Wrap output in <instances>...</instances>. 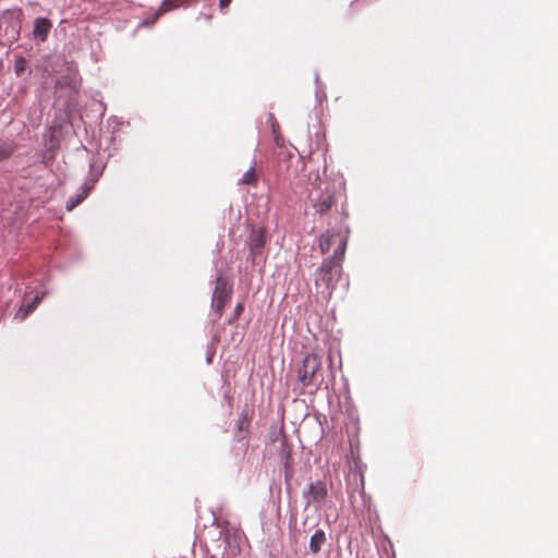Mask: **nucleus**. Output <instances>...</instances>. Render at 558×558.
Wrapping results in <instances>:
<instances>
[{
	"label": "nucleus",
	"instance_id": "6ab92c4d",
	"mask_svg": "<svg viewBox=\"0 0 558 558\" xmlns=\"http://www.w3.org/2000/svg\"><path fill=\"white\" fill-rule=\"evenodd\" d=\"M276 128H277V125H276V124H274V125H272V130H274V134H275V140H276V143H277L278 145H280V143H279V136L277 135V129H276Z\"/></svg>",
	"mask_w": 558,
	"mask_h": 558
},
{
	"label": "nucleus",
	"instance_id": "6e6552de",
	"mask_svg": "<svg viewBox=\"0 0 558 558\" xmlns=\"http://www.w3.org/2000/svg\"><path fill=\"white\" fill-rule=\"evenodd\" d=\"M328 495V489L326 484L323 481H317L312 483L308 486V490L305 494V498L307 499V504L314 502L319 506L325 501Z\"/></svg>",
	"mask_w": 558,
	"mask_h": 558
},
{
	"label": "nucleus",
	"instance_id": "f257e3e1",
	"mask_svg": "<svg viewBox=\"0 0 558 558\" xmlns=\"http://www.w3.org/2000/svg\"><path fill=\"white\" fill-rule=\"evenodd\" d=\"M308 199L316 214H327L336 204L333 185L328 180L319 179L310 190Z\"/></svg>",
	"mask_w": 558,
	"mask_h": 558
},
{
	"label": "nucleus",
	"instance_id": "aec40b11",
	"mask_svg": "<svg viewBox=\"0 0 558 558\" xmlns=\"http://www.w3.org/2000/svg\"><path fill=\"white\" fill-rule=\"evenodd\" d=\"M230 2H231V0H220V7L221 8L228 7Z\"/></svg>",
	"mask_w": 558,
	"mask_h": 558
},
{
	"label": "nucleus",
	"instance_id": "0eeeda50",
	"mask_svg": "<svg viewBox=\"0 0 558 558\" xmlns=\"http://www.w3.org/2000/svg\"><path fill=\"white\" fill-rule=\"evenodd\" d=\"M185 3H186V0H163L161 5L158 8V10L153 14L151 19H149V17L144 19L141 22L140 26L141 27L151 26L159 20L160 16H162L167 12H170L180 7H183Z\"/></svg>",
	"mask_w": 558,
	"mask_h": 558
},
{
	"label": "nucleus",
	"instance_id": "4468645a",
	"mask_svg": "<svg viewBox=\"0 0 558 558\" xmlns=\"http://www.w3.org/2000/svg\"><path fill=\"white\" fill-rule=\"evenodd\" d=\"M15 150V146L9 143H0V161L9 159Z\"/></svg>",
	"mask_w": 558,
	"mask_h": 558
},
{
	"label": "nucleus",
	"instance_id": "f3484780",
	"mask_svg": "<svg viewBox=\"0 0 558 558\" xmlns=\"http://www.w3.org/2000/svg\"><path fill=\"white\" fill-rule=\"evenodd\" d=\"M243 311H244V304L243 303H238L235 308H234L233 316L231 318H229L227 323L229 325L233 324L243 314Z\"/></svg>",
	"mask_w": 558,
	"mask_h": 558
},
{
	"label": "nucleus",
	"instance_id": "1a4fd4ad",
	"mask_svg": "<svg viewBox=\"0 0 558 558\" xmlns=\"http://www.w3.org/2000/svg\"><path fill=\"white\" fill-rule=\"evenodd\" d=\"M52 27V23L50 20L46 17H38L34 22V37L40 41H46L48 38L49 32Z\"/></svg>",
	"mask_w": 558,
	"mask_h": 558
},
{
	"label": "nucleus",
	"instance_id": "a211bd4d",
	"mask_svg": "<svg viewBox=\"0 0 558 558\" xmlns=\"http://www.w3.org/2000/svg\"><path fill=\"white\" fill-rule=\"evenodd\" d=\"M236 426H238V430H239V433L241 434L243 430H247L248 422H247V421H246V418H244V417H243V418H240V420L238 421Z\"/></svg>",
	"mask_w": 558,
	"mask_h": 558
},
{
	"label": "nucleus",
	"instance_id": "423d86ee",
	"mask_svg": "<svg viewBox=\"0 0 558 558\" xmlns=\"http://www.w3.org/2000/svg\"><path fill=\"white\" fill-rule=\"evenodd\" d=\"M266 240L267 238L265 228L252 229L250 236L247 239V246L253 263H256V260L263 256Z\"/></svg>",
	"mask_w": 558,
	"mask_h": 558
},
{
	"label": "nucleus",
	"instance_id": "412c9836",
	"mask_svg": "<svg viewBox=\"0 0 558 558\" xmlns=\"http://www.w3.org/2000/svg\"><path fill=\"white\" fill-rule=\"evenodd\" d=\"M19 37V29H15L14 35L12 36V40H16Z\"/></svg>",
	"mask_w": 558,
	"mask_h": 558
},
{
	"label": "nucleus",
	"instance_id": "39448f33",
	"mask_svg": "<svg viewBox=\"0 0 558 558\" xmlns=\"http://www.w3.org/2000/svg\"><path fill=\"white\" fill-rule=\"evenodd\" d=\"M232 293V283H230L229 280L225 277L218 276L215 282L211 308L218 314L219 317L222 315L223 308L231 300Z\"/></svg>",
	"mask_w": 558,
	"mask_h": 558
},
{
	"label": "nucleus",
	"instance_id": "f03ea898",
	"mask_svg": "<svg viewBox=\"0 0 558 558\" xmlns=\"http://www.w3.org/2000/svg\"><path fill=\"white\" fill-rule=\"evenodd\" d=\"M298 379L303 387L318 388L323 381L322 357L318 354H307L298 368Z\"/></svg>",
	"mask_w": 558,
	"mask_h": 558
},
{
	"label": "nucleus",
	"instance_id": "2eb2a0df",
	"mask_svg": "<svg viewBox=\"0 0 558 558\" xmlns=\"http://www.w3.org/2000/svg\"><path fill=\"white\" fill-rule=\"evenodd\" d=\"M241 183L245 185H255L257 183V175L254 167H251L242 177Z\"/></svg>",
	"mask_w": 558,
	"mask_h": 558
},
{
	"label": "nucleus",
	"instance_id": "ddd939ff",
	"mask_svg": "<svg viewBox=\"0 0 558 558\" xmlns=\"http://www.w3.org/2000/svg\"><path fill=\"white\" fill-rule=\"evenodd\" d=\"M338 236L336 234H324L320 236L319 239V247L322 250V253H327L331 245L333 244V241L337 239Z\"/></svg>",
	"mask_w": 558,
	"mask_h": 558
},
{
	"label": "nucleus",
	"instance_id": "20e7f679",
	"mask_svg": "<svg viewBox=\"0 0 558 558\" xmlns=\"http://www.w3.org/2000/svg\"><path fill=\"white\" fill-rule=\"evenodd\" d=\"M269 437L272 449L278 453L280 460L283 462L284 474L286 477H288L291 475L292 469V449L288 444L283 427L272 429Z\"/></svg>",
	"mask_w": 558,
	"mask_h": 558
},
{
	"label": "nucleus",
	"instance_id": "dca6fc26",
	"mask_svg": "<svg viewBox=\"0 0 558 558\" xmlns=\"http://www.w3.org/2000/svg\"><path fill=\"white\" fill-rule=\"evenodd\" d=\"M27 62L23 57H17L14 61V71L16 75H22L26 70Z\"/></svg>",
	"mask_w": 558,
	"mask_h": 558
},
{
	"label": "nucleus",
	"instance_id": "9d476101",
	"mask_svg": "<svg viewBox=\"0 0 558 558\" xmlns=\"http://www.w3.org/2000/svg\"><path fill=\"white\" fill-rule=\"evenodd\" d=\"M94 189V183H84L82 186V192L77 194L75 197H71L66 203V210L72 211L77 205H80L90 193V191Z\"/></svg>",
	"mask_w": 558,
	"mask_h": 558
},
{
	"label": "nucleus",
	"instance_id": "9b49d317",
	"mask_svg": "<svg viewBox=\"0 0 558 558\" xmlns=\"http://www.w3.org/2000/svg\"><path fill=\"white\" fill-rule=\"evenodd\" d=\"M44 299V293L40 295H36L32 303L23 304L19 308V311L15 314V319L24 320L40 303V301Z\"/></svg>",
	"mask_w": 558,
	"mask_h": 558
},
{
	"label": "nucleus",
	"instance_id": "f8f14e48",
	"mask_svg": "<svg viewBox=\"0 0 558 558\" xmlns=\"http://www.w3.org/2000/svg\"><path fill=\"white\" fill-rule=\"evenodd\" d=\"M326 543V534L323 530H317L312 536L310 541V550L313 554H318L322 549V546Z\"/></svg>",
	"mask_w": 558,
	"mask_h": 558
},
{
	"label": "nucleus",
	"instance_id": "7ed1b4c3",
	"mask_svg": "<svg viewBox=\"0 0 558 558\" xmlns=\"http://www.w3.org/2000/svg\"><path fill=\"white\" fill-rule=\"evenodd\" d=\"M345 245V241L340 240L332 257L323 262L316 272V286L324 284L327 289L331 288L335 278L340 274V262L343 257Z\"/></svg>",
	"mask_w": 558,
	"mask_h": 558
}]
</instances>
